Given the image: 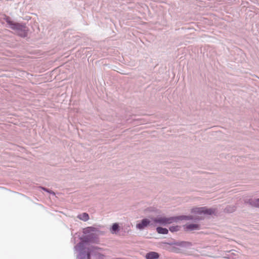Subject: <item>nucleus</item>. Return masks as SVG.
Masks as SVG:
<instances>
[{
  "label": "nucleus",
  "instance_id": "f257e3e1",
  "mask_svg": "<svg viewBox=\"0 0 259 259\" xmlns=\"http://www.w3.org/2000/svg\"><path fill=\"white\" fill-rule=\"evenodd\" d=\"M191 212L198 214L216 215L218 210L216 208H209L206 207H195L191 209Z\"/></svg>",
  "mask_w": 259,
  "mask_h": 259
},
{
  "label": "nucleus",
  "instance_id": "f03ea898",
  "mask_svg": "<svg viewBox=\"0 0 259 259\" xmlns=\"http://www.w3.org/2000/svg\"><path fill=\"white\" fill-rule=\"evenodd\" d=\"M74 249L76 250L79 251V256L77 257L79 258V259H87L88 254L90 255V257L91 258L90 253L89 251V249H88L87 251L85 250L84 244L83 242H81L78 243L76 246H75Z\"/></svg>",
  "mask_w": 259,
  "mask_h": 259
},
{
  "label": "nucleus",
  "instance_id": "7ed1b4c3",
  "mask_svg": "<svg viewBox=\"0 0 259 259\" xmlns=\"http://www.w3.org/2000/svg\"><path fill=\"white\" fill-rule=\"evenodd\" d=\"M153 221L159 225H165L173 222H177V218H176V217L169 218L159 217L154 219Z\"/></svg>",
  "mask_w": 259,
  "mask_h": 259
},
{
  "label": "nucleus",
  "instance_id": "20e7f679",
  "mask_svg": "<svg viewBox=\"0 0 259 259\" xmlns=\"http://www.w3.org/2000/svg\"><path fill=\"white\" fill-rule=\"evenodd\" d=\"M12 29L16 30L18 34L21 37H24L27 35V30L25 25L16 23L13 25Z\"/></svg>",
  "mask_w": 259,
  "mask_h": 259
},
{
  "label": "nucleus",
  "instance_id": "39448f33",
  "mask_svg": "<svg viewBox=\"0 0 259 259\" xmlns=\"http://www.w3.org/2000/svg\"><path fill=\"white\" fill-rule=\"evenodd\" d=\"M245 203L248 204L252 207L259 208V198L249 199L245 201Z\"/></svg>",
  "mask_w": 259,
  "mask_h": 259
},
{
  "label": "nucleus",
  "instance_id": "423d86ee",
  "mask_svg": "<svg viewBox=\"0 0 259 259\" xmlns=\"http://www.w3.org/2000/svg\"><path fill=\"white\" fill-rule=\"evenodd\" d=\"M150 223V221L149 220L147 219H143L141 223H138L136 225L137 228L140 230H143L145 227H147Z\"/></svg>",
  "mask_w": 259,
  "mask_h": 259
},
{
  "label": "nucleus",
  "instance_id": "0eeeda50",
  "mask_svg": "<svg viewBox=\"0 0 259 259\" xmlns=\"http://www.w3.org/2000/svg\"><path fill=\"white\" fill-rule=\"evenodd\" d=\"M159 254L156 252L151 251L146 254L147 259H157L159 258Z\"/></svg>",
  "mask_w": 259,
  "mask_h": 259
},
{
  "label": "nucleus",
  "instance_id": "6e6552de",
  "mask_svg": "<svg viewBox=\"0 0 259 259\" xmlns=\"http://www.w3.org/2000/svg\"><path fill=\"white\" fill-rule=\"evenodd\" d=\"M185 228L187 230L193 231L195 230H198L199 229V225L198 224H191L186 225Z\"/></svg>",
  "mask_w": 259,
  "mask_h": 259
},
{
  "label": "nucleus",
  "instance_id": "1a4fd4ad",
  "mask_svg": "<svg viewBox=\"0 0 259 259\" xmlns=\"http://www.w3.org/2000/svg\"><path fill=\"white\" fill-rule=\"evenodd\" d=\"M192 245V243L188 241H179L177 244V246L185 248L190 247Z\"/></svg>",
  "mask_w": 259,
  "mask_h": 259
},
{
  "label": "nucleus",
  "instance_id": "9d476101",
  "mask_svg": "<svg viewBox=\"0 0 259 259\" xmlns=\"http://www.w3.org/2000/svg\"><path fill=\"white\" fill-rule=\"evenodd\" d=\"M94 236L95 235L94 234H91L90 235H87L83 238H81V242L83 243L91 242Z\"/></svg>",
  "mask_w": 259,
  "mask_h": 259
},
{
  "label": "nucleus",
  "instance_id": "9b49d317",
  "mask_svg": "<svg viewBox=\"0 0 259 259\" xmlns=\"http://www.w3.org/2000/svg\"><path fill=\"white\" fill-rule=\"evenodd\" d=\"M77 218L80 220L85 222L89 220L90 218L89 214L87 213L83 212L81 214H78L77 215Z\"/></svg>",
  "mask_w": 259,
  "mask_h": 259
},
{
  "label": "nucleus",
  "instance_id": "f8f14e48",
  "mask_svg": "<svg viewBox=\"0 0 259 259\" xmlns=\"http://www.w3.org/2000/svg\"><path fill=\"white\" fill-rule=\"evenodd\" d=\"M176 218H177V222L178 220H191L194 219L192 215H180L179 217H176Z\"/></svg>",
  "mask_w": 259,
  "mask_h": 259
},
{
  "label": "nucleus",
  "instance_id": "ddd939ff",
  "mask_svg": "<svg viewBox=\"0 0 259 259\" xmlns=\"http://www.w3.org/2000/svg\"><path fill=\"white\" fill-rule=\"evenodd\" d=\"M236 207L235 205H228L224 209V211L227 213H232L235 211Z\"/></svg>",
  "mask_w": 259,
  "mask_h": 259
},
{
  "label": "nucleus",
  "instance_id": "4468645a",
  "mask_svg": "<svg viewBox=\"0 0 259 259\" xmlns=\"http://www.w3.org/2000/svg\"><path fill=\"white\" fill-rule=\"evenodd\" d=\"M156 231L158 233L161 234H167L168 232V231L167 229L160 227H157Z\"/></svg>",
  "mask_w": 259,
  "mask_h": 259
},
{
  "label": "nucleus",
  "instance_id": "2eb2a0df",
  "mask_svg": "<svg viewBox=\"0 0 259 259\" xmlns=\"http://www.w3.org/2000/svg\"><path fill=\"white\" fill-rule=\"evenodd\" d=\"M97 231V229L93 227H89L84 229L83 233L84 234L90 233L92 232H95Z\"/></svg>",
  "mask_w": 259,
  "mask_h": 259
},
{
  "label": "nucleus",
  "instance_id": "dca6fc26",
  "mask_svg": "<svg viewBox=\"0 0 259 259\" xmlns=\"http://www.w3.org/2000/svg\"><path fill=\"white\" fill-rule=\"evenodd\" d=\"M226 258L228 259H237L238 256L234 251L231 252V254H229L228 256H226Z\"/></svg>",
  "mask_w": 259,
  "mask_h": 259
},
{
  "label": "nucleus",
  "instance_id": "f3484780",
  "mask_svg": "<svg viewBox=\"0 0 259 259\" xmlns=\"http://www.w3.org/2000/svg\"><path fill=\"white\" fill-rule=\"evenodd\" d=\"M6 20L7 23L10 26L11 28H12V26H13V25L16 23L11 21L10 18L9 17L6 18Z\"/></svg>",
  "mask_w": 259,
  "mask_h": 259
},
{
  "label": "nucleus",
  "instance_id": "a211bd4d",
  "mask_svg": "<svg viewBox=\"0 0 259 259\" xmlns=\"http://www.w3.org/2000/svg\"><path fill=\"white\" fill-rule=\"evenodd\" d=\"M170 231L174 232H177L179 230V227L178 226H171L169 228Z\"/></svg>",
  "mask_w": 259,
  "mask_h": 259
},
{
  "label": "nucleus",
  "instance_id": "6ab92c4d",
  "mask_svg": "<svg viewBox=\"0 0 259 259\" xmlns=\"http://www.w3.org/2000/svg\"><path fill=\"white\" fill-rule=\"evenodd\" d=\"M112 230L113 231H114L115 232L116 231H118L119 230V226H118V224H117V223L113 224V225L112 226Z\"/></svg>",
  "mask_w": 259,
  "mask_h": 259
},
{
  "label": "nucleus",
  "instance_id": "aec40b11",
  "mask_svg": "<svg viewBox=\"0 0 259 259\" xmlns=\"http://www.w3.org/2000/svg\"><path fill=\"white\" fill-rule=\"evenodd\" d=\"M41 189H43L44 190H45V191H46L47 192H49V193H50L51 194H52L53 195L55 194L54 192H53V191H51V190H49V189H47L46 188L41 187Z\"/></svg>",
  "mask_w": 259,
  "mask_h": 259
},
{
  "label": "nucleus",
  "instance_id": "412c9836",
  "mask_svg": "<svg viewBox=\"0 0 259 259\" xmlns=\"http://www.w3.org/2000/svg\"><path fill=\"white\" fill-rule=\"evenodd\" d=\"M172 250L174 252H177V253H179L180 252V250L179 248H176V247H173Z\"/></svg>",
  "mask_w": 259,
  "mask_h": 259
},
{
  "label": "nucleus",
  "instance_id": "4be33fe9",
  "mask_svg": "<svg viewBox=\"0 0 259 259\" xmlns=\"http://www.w3.org/2000/svg\"><path fill=\"white\" fill-rule=\"evenodd\" d=\"M178 242L179 241H174V242H172L170 243H169V244L171 245H177V244L178 243Z\"/></svg>",
  "mask_w": 259,
  "mask_h": 259
},
{
  "label": "nucleus",
  "instance_id": "5701e85b",
  "mask_svg": "<svg viewBox=\"0 0 259 259\" xmlns=\"http://www.w3.org/2000/svg\"><path fill=\"white\" fill-rule=\"evenodd\" d=\"M122 74H127V73H122Z\"/></svg>",
  "mask_w": 259,
  "mask_h": 259
},
{
  "label": "nucleus",
  "instance_id": "b1692460",
  "mask_svg": "<svg viewBox=\"0 0 259 259\" xmlns=\"http://www.w3.org/2000/svg\"><path fill=\"white\" fill-rule=\"evenodd\" d=\"M231 251H232L233 252L235 251V250H230V251H229V252H231Z\"/></svg>",
  "mask_w": 259,
  "mask_h": 259
}]
</instances>
